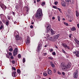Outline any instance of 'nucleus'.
Returning <instances> with one entry per match:
<instances>
[{"mask_svg": "<svg viewBox=\"0 0 79 79\" xmlns=\"http://www.w3.org/2000/svg\"><path fill=\"white\" fill-rule=\"evenodd\" d=\"M74 40H75V42H76L77 44H78V45H79V40H77V39L75 38L74 39Z\"/></svg>", "mask_w": 79, "mask_h": 79, "instance_id": "19", "label": "nucleus"}, {"mask_svg": "<svg viewBox=\"0 0 79 79\" xmlns=\"http://www.w3.org/2000/svg\"><path fill=\"white\" fill-rule=\"evenodd\" d=\"M76 55L77 57H79V52L76 51Z\"/></svg>", "mask_w": 79, "mask_h": 79, "instance_id": "18", "label": "nucleus"}, {"mask_svg": "<svg viewBox=\"0 0 79 79\" xmlns=\"http://www.w3.org/2000/svg\"><path fill=\"white\" fill-rule=\"evenodd\" d=\"M54 72L55 73H56V70L54 69Z\"/></svg>", "mask_w": 79, "mask_h": 79, "instance_id": "58", "label": "nucleus"}, {"mask_svg": "<svg viewBox=\"0 0 79 79\" xmlns=\"http://www.w3.org/2000/svg\"><path fill=\"white\" fill-rule=\"evenodd\" d=\"M17 72L18 73H21V71L19 69H17Z\"/></svg>", "mask_w": 79, "mask_h": 79, "instance_id": "28", "label": "nucleus"}, {"mask_svg": "<svg viewBox=\"0 0 79 79\" xmlns=\"http://www.w3.org/2000/svg\"><path fill=\"white\" fill-rule=\"evenodd\" d=\"M52 54L53 55H56V53H55V52H53L52 53Z\"/></svg>", "mask_w": 79, "mask_h": 79, "instance_id": "53", "label": "nucleus"}, {"mask_svg": "<svg viewBox=\"0 0 79 79\" xmlns=\"http://www.w3.org/2000/svg\"><path fill=\"white\" fill-rule=\"evenodd\" d=\"M58 2H54V4H55V5H57V4H58Z\"/></svg>", "mask_w": 79, "mask_h": 79, "instance_id": "44", "label": "nucleus"}, {"mask_svg": "<svg viewBox=\"0 0 79 79\" xmlns=\"http://www.w3.org/2000/svg\"><path fill=\"white\" fill-rule=\"evenodd\" d=\"M18 58L20 59L21 57V54H19L18 55Z\"/></svg>", "mask_w": 79, "mask_h": 79, "instance_id": "27", "label": "nucleus"}, {"mask_svg": "<svg viewBox=\"0 0 79 79\" xmlns=\"http://www.w3.org/2000/svg\"><path fill=\"white\" fill-rule=\"evenodd\" d=\"M42 9H39L37 11V13L35 15V17L40 21L42 19Z\"/></svg>", "mask_w": 79, "mask_h": 79, "instance_id": "1", "label": "nucleus"}, {"mask_svg": "<svg viewBox=\"0 0 79 79\" xmlns=\"http://www.w3.org/2000/svg\"><path fill=\"white\" fill-rule=\"evenodd\" d=\"M51 33L52 35H53L56 33V31L53 30H51Z\"/></svg>", "mask_w": 79, "mask_h": 79, "instance_id": "16", "label": "nucleus"}, {"mask_svg": "<svg viewBox=\"0 0 79 79\" xmlns=\"http://www.w3.org/2000/svg\"><path fill=\"white\" fill-rule=\"evenodd\" d=\"M64 25H65V26H68V23H66L65 22H64Z\"/></svg>", "mask_w": 79, "mask_h": 79, "instance_id": "35", "label": "nucleus"}, {"mask_svg": "<svg viewBox=\"0 0 79 79\" xmlns=\"http://www.w3.org/2000/svg\"><path fill=\"white\" fill-rule=\"evenodd\" d=\"M9 56H11V55H12V53L11 52H9Z\"/></svg>", "mask_w": 79, "mask_h": 79, "instance_id": "42", "label": "nucleus"}, {"mask_svg": "<svg viewBox=\"0 0 79 79\" xmlns=\"http://www.w3.org/2000/svg\"><path fill=\"white\" fill-rule=\"evenodd\" d=\"M0 26L2 25H3V23H2V21H0Z\"/></svg>", "mask_w": 79, "mask_h": 79, "instance_id": "43", "label": "nucleus"}, {"mask_svg": "<svg viewBox=\"0 0 79 79\" xmlns=\"http://www.w3.org/2000/svg\"><path fill=\"white\" fill-rule=\"evenodd\" d=\"M0 17H1V18L2 19H3V18H4L5 16V15L3 14H1L0 15Z\"/></svg>", "mask_w": 79, "mask_h": 79, "instance_id": "20", "label": "nucleus"}, {"mask_svg": "<svg viewBox=\"0 0 79 79\" xmlns=\"http://www.w3.org/2000/svg\"><path fill=\"white\" fill-rule=\"evenodd\" d=\"M12 63L13 64H15V60H13L12 61Z\"/></svg>", "mask_w": 79, "mask_h": 79, "instance_id": "49", "label": "nucleus"}, {"mask_svg": "<svg viewBox=\"0 0 79 79\" xmlns=\"http://www.w3.org/2000/svg\"><path fill=\"white\" fill-rule=\"evenodd\" d=\"M30 28H31V29H32V28H33V26L32 25H31L30 26Z\"/></svg>", "mask_w": 79, "mask_h": 79, "instance_id": "57", "label": "nucleus"}, {"mask_svg": "<svg viewBox=\"0 0 79 79\" xmlns=\"http://www.w3.org/2000/svg\"><path fill=\"white\" fill-rule=\"evenodd\" d=\"M23 63H24L26 61V60H25V58H23Z\"/></svg>", "mask_w": 79, "mask_h": 79, "instance_id": "36", "label": "nucleus"}, {"mask_svg": "<svg viewBox=\"0 0 79 79\" xmlns=\"http://www.w3.org/2000/svg\"><path fill=\"white\" fill-rule=\"evenodd\" d=\"M78 73L77 72H76L74 73V78H77V77Z\"/></svg>", "mask_w": 79, "mask_h": 79, "instance_id": "10", "label": "nucleus"}, {"mask_svg": "<svg viewBox=\"0 0 79 79\" xmlns=\"http://www.w3.org/2000/svg\"><path fill=\"white\" fill-rule=\"evenodd\" d=\"M7 18L9 20H10V19H11V17H10V16L8 15L7 16Z\"/></svg>", "mask_w": 79, "mask_h": 79, "instance_id": "32", "label": "nucleus"}, {"mask_svg": "<svg viewBox=\"0 0 79 79\" xmlns=\"http://www.w3.org/2000/svg\"><path fill=\"white\" fill-rule=\"evenodd\" d=\"M52 19H55V17H53Z\"/></svg>", "mask_w": 79, "mask_h": 79, "instance_id": "61", "label": "nucleus"}, {"mask_svg": "<svg viewBox=\"0 0 79 79\" xmlns=\"http://www.w3.org/2000/svg\"><path fill=\"white\" fill-rule=\"evenodd\" d=\"M58 20L59 21H60V19H61V18H60V17L58 16L57 17Z\"/></svg>", "mask_w": 79, "mask_h": 79, "instance_id": "34", "label": "nucleus"}, {"mask_svg": "<svg viewBox=\"0 0 79 79\" xmlns=\"http://www.w3.org/2000/svg\"><path fill=\"white\" fill-rule=\"evenodd\" d=\"M20 39H21V37H19V35H18L16 36L15 39L16 40H20Z\"/></svg>", "mask_w": 79, "mask_h": 79, "instance_id": "14", "label": "nucleus"}, {"mask_svg": "<svg viewBox=\"0 0 79 79\" xmlns=\"http://www.w3.org/2000/svg\"><path fill=\"white\" fill-rule=\"evenodd\" d=\"M60 67L62 68L63 70H67L66 66V65L61 63L60 64Z\"/></svg>", "mask_w": 79, "mask_h": 79, "instance_id": "4", "label": "nucleus"}, {"mask_svg": "<svg viewBox=\"0 0 79 79\" xmlns=\"http://www.w3.org/2000/svg\"><path fill=\"white\" fill-rule=\"evenodd\" d=\"M40 0H37V2H40Z\"/></svg>", "mask_w": 79, "mask_h": 79, "instance_id": "64", "label": "nucleus"}, {"mask_svg": "<svg viewBox=\"0 0 79 79\" xmlns=\"http://www.w3.org/2000/svg\"><path fill=\"white\" fill-rule=\"evenodd\" d=\"M71 64L70 63H69L67 64L66 66V68H69L70 67H71Z\"/></svg>", "mask_w": 79, "mask_h": 79, "instance_id": "12", "label": "nucleus"}, {"mask_svg": "<svg viewBox=\"0 0 79 79\" xmlns=\"http://www.w3.org/2000/svg\"><path fill=\"white\" fill-rule=\"evenodd\" d=\"M66 2L68 3L69 2H71V0H65Z\"/></svg>", "mask_w": 79, "mask_h": 79, "instance_id": "31", "label": "nucleus"}, {"mask_svg": "<svg viewBox=\"0 0 79 79\" xmlns=\"http://www.w3.org/2000/svg\"><path fill=\"white\" fill-rule=\"evenodd\" d=\"M0 6L3 10H5L6 8V6L2 3H0Z\"/></svg>", "mask_w": 79, "mask_h": 79, "instance_id": "5", "label": "nucleus"}, {"mask_svg": "<svg viewBox=\"0 0 79 79\" xmlns=\"http://www.w3.org/2000/svg\"><path fill=\"white\" fill-rule=\"evenodd\" d=\"M49 51L50 52H53V49H50Z\"/></svg>", "mask_w": 79, "mask_h": 79, "instance_id": "48", "label": "nucleus"}, {"mask_svg": "<svg viewBox=\"0 0 79 79\" xmlns=\"http://www.w3.org/2000/svg\"><path fill=\"white\" fill-rule=\"evenodd\" d=\"M15 8L16 9H18V8H19V7H18V6H15Z\"/></svg>", "mask_w": 79, "mask_h": 79, "instance_id": "55", "label": "nucleus"}, {"mask_svg": "<svg viewBox=\"0 0 79 79\" xmlns=\"http://www.w3.org/2000/svg\"><path fill=\"white\" fill-rule=\"evenodd\" d=\"M48 58L49 59V60H53V58L51 57H48Z\"/></svg>", "mask_w": 79, "mask_h": 79, "instance_id": "38", "label": "nucleus"}, {"mask_svg": "<svg viewBox=\"0 0 79 79\" xmlns=\"http://www.w3.org/2000/svg\"><path fill=\"white\" fill-rule=\"evenodd\" d=\"M4 26L3 25H1V27H0V29H3Z\"/></svg>", "mask_w": 79, "mask_h": 79, "instance_id": "25", "label": "nucleus"}, {"mask_svg": "<svg viewBox=\"0 0 79 79\" xmlns=\"http://www.w3.org/2000/svg\"><path fill=\"white\" fill-rule=\"evenodd\" d=\"M71 36H72V34H70L69 35V37L70 38H71Z\"/></svg>", "mask_w": 79, "mask_h": 79, "instance_id": "52", "label": "nucleus"}, {"mask_svg": "<svg viewBox=\"0 0 79 79\" xmlns=\"http://www.w3.org/2000/svg\"><path fill=\"white\" fill-rule=\"evenodd\" d=\"M12 68L13 69V70H14V71H15V70H16V68H15L12 67Z\"/></svg>", "mask_w": 79, "mask_h": 79, "instance_id": "54", "label": "nucleus"}, {"mask_svg": "<svg viewBox=\"0 0 79 79\" xmlns=\"http://www.w3.org/2000/svg\"><path fill=\"white\" fill-rule=\"evenodd\" d=\"M45 27H46L47 29V30L46 32H48V31H50L51 29V26H50V25L48 24L47 23H46Z\"/></svg>", "mask_w": 79, "mask_h": 79, "instance_id": "3", "label": "nucleus"}, {"mask_svg": "<svg viewBox=\"0 0 79 79\" xmlns=\"http://www.w3.org/2000/svg\"><path fill=\"white\" fill-rule=\"evenodd\" d=\"M17 74V73L15 71L13 72L12 73V75L13 77H16Z\"/></svg>", "mask_w": 79, "mask_h": 79, "instance_id": "9", "label": "nucleus"}, {"mask_svg": "<svg viewBox=\"0 0 79 79\" xmlns=\"http://www.w3.org/2000/svg\"><path fill=\"white\" fill-rule=\"evenodd\" d=\"M77 27H78V28H79V24H77Z\"/></svg>", "mask_w": 79, "mask_h": 79, "instance_id": "60", "label": "nucleus"}, {"mask_svg": "<svg viewBox=\"0 0 79 79\" xmlns=\"http://www.w3.org/2000/svg\"><path fill=\"white\" fill-rule=\"evenodd\" d=\"M9 51L10 52H12L13 51V48H10L9 49Z\"/></svg>", "mask_w": 79, "mask_h": 79, "instance_id": "46", "label": "nucleus"}, {"mask_svg": "<svg viewBox=\"0 0 79 79\" xmlns=\"http://www.w3.org/2000/svg\"><path fill=\"white\" fill-rule=\"evenodd\" d=\"M43 75L45 76H47V74L45 73H44Z\"/></svg>", "mask_w": 79, "mask_h": 79, "instance_id": "37", "label": "nucleus"}, {"mask_svg": "<svg viewBox=\"0 0 79 79\" xmlns=\"http://www.w3.org/2000/svg\"><path fill=\"white\" fill-rule=\"evenodd\" d=\"M30 34L31 35H32V36H33V35H34V31H31L30 32Z\"/></svg>", "mask_w": 79, "mask_h": 79, "instance_id": "22", "label": "nucleus"}, {"mask_svg": "<svg viewBox=\"0 0 79 79\" xmlns=\"http://www.w3.org/2000/svg\"><path fill=\"white\" fill-rule=\"evenodd\" d=\"M43 56H45L47 55V53H44L43 54Z\"/></svg>", "mask_w": 79, "mask_h": 79, "instance_id": "39", "label": "nucleus"}, {"mask_svg": "<svg viewBox=\"0 0 79 79\" xmlns=\"http://www.w3.org/2000/svg\"><path fill=\"white\" fill-rule=\"evenodd\" d=\"M53 8H55V9H58V7L56 6H53Z\"/></svg>", "mask_w": 79, "mask_h": 79, "instance_id": "40", "label": "nucleus"}, {"mask_svg": "<svg viewBox=\"0 0 79 79\" xmlns=\"http://www.w3.org/2000/svg\"><path fill=\"white\" fill-rule=\"evenodd\" d=\"M70 30H71V31H76V28H75V27H73L70 29Z\"/></svg>", "mask_w": 79, "mask_h": 79, "instance_id": "21", "label": "nucleus"}, {"mask_svg": "<svg viewBox=\"0 0 79 79\" xmlns=\"http://www.w3.org/2000/svg\"><path fill=\"white\" fill-rule=\"evenodd\" d=\"M58 10L60 12H61V9L59 8H57Z\"/></svg>", "mask_w": 79, "mask_h": 79, "instance_id": "47", "label": "nucleus"}, {"mask_svg": "<svg viewBox=\"0 0 79 79\" xmlns=\"http://www.w3.org/2000/svg\"><path fill=\"white\" fill-rule=\"evenodd\" d=\"M50 64H51V66H52V67H53V68H54L55 65H54V64H53V62H50Z\"/></svg>", "mask_w": 79, "mask_h": 79, "instance_id": "23", "label": "nucleus"}, {"mask_svg": "<svg viewBox=\"0 0 79 79\" xmlns=\"http://www.w3.org/2000/svg\"><path fill=\"white\" fill-rule=\"evenodd\" d=\"M76 16H77V17H78L79 16V13H78V12L76 10Z\"/></svg>", "mask_w": 79, "mask_h": 79, "instance_id": "24", "label": "nucleus"}, {"mask_svg": "<svg viewBox=\"0 0 79 79\" xmlns=\"http://www.w3.org/2000/svg\"><path fill=\"white\" fill-rule=\"evenodd\" d=\"M2 64V61L0 60V65Z\"/></svg>", "mask_w": 79, "mask_h": 79, "instance_id": "59", "label": "nucleus"}, {"mask_svg": "<svg viewBox=\"0 0 79 79\" xmlns=\"http://www.w3.org/2000/svg\"><path fill=\"white\" fill-rule=\"evenodd\" d=\"M10 58H11L12 60H13V59H14V57H13V56H11L10 57Z\"/></svg>", "mask_w": 79, "mask_h": 79, "instance_id": "45", "label": "nucleus"}, {"mask_svg": "<svg viewBox=\"0 0 79 79\" xmlns=\"http://www.w3.org/2000/svg\"><path fill=\"white\" fill-rule=\"evenodd\" d=\"M13 15H15V12H13Z\"/></svg>", "mask_w": 79, "mask_h": 79, "instance_id": "63", "label": "nucleus"}, {"mask_svg": "<svg viewBox=\"0 0 79 79\" xmlns=\"http://www.w3.org/2000/svg\"><path fill=\"white\" fill-rule=\"evenodd\" d=\"M42 6H44L45 5V2H43L42 3Z\"/></svg>", "mask_w": 79, "mask_h": 79, "instance_id": "29", "label": "nucleus"}, {"mask_svg": "<svg viewBox=\"0 0 79 79\" xmlns=\"http://www.w3.org/2000/svg\"><path fill=\"white\" fill-rule=\"evenodd\" d=\"M43 58L41 57H39V60H42V59Z\"/></svg>", "mask_w": 79, "mask_h": 79, "instance_id": "56", "label": "nucleus"}, {"mask_svg": "<svg viewBox=\"0 0 79 79\" xmlns=\"http://www.w3.org/2000/svg\"><path fill=\"white\" fill-rule=\"evenodd\" d=\"M61 4L62 6H65V5H66V3H65V2L64 1H62V2H61Z\"/></svg>", "mask_w": 79, "mask_h": 79, "instance_id": "17", "label": "nucleus"}, {"mask_svg": "<svg viewBox=\"0 0 79 79\" xmlns=\"http://www.w3.org/2000/svg\"><path fill=\"white\" fill-rule=\"evenodd\" d=\"M62 74H63V75H64V74H65V73L64 72H62Z\"/></svg>", "mask_w": 79, "mask_h": 79, "instance_id": "62", "label": "nucleus"}, {"mask_svg": "<svg viewBox=\"0 0 79 79\" xmlns=\"http://www.w3.org/2000/svg\"><path fill=\"white\" fill-rule=\"evenodd\" d=\"M9 21L8 20L6 22V26H8V24H9Z\"/></svg>", "mask_w": 79, "mask_h": 79, "instance_id": "26", "label": "nucleus"}, {"mask_svg": "<svg viewBox=\"0 0 79 79\" xmlns=\"http://www.w3.org/2000/svg\"><path fill=\"white\" fill-rule=\"evenodd\" d=\"M63 46L64 47V48H66V47L67 48V46H66V44H63Z\"/></svg>", "mask_w": 79, "mask_h": 79, "instance_id": "33", "label": "nucleus"}, {"mask_svg": "<svg viewBox=\"0 0 79 79\" xmlns=\"http://www.w3.org/2000/svg\"><path fill=\"white\" fill-rule=\"evenodd\" d=\"M17 53H18V48H16L14 50V52H13V56H15Z\"/></svg>", "mask_w": 79, "mask_h": 79, "instance_id": "6", "label": "nucleus"}, {"mask_svg": "<svg viewBox=\"0 0 79 79\" xmlns=\"http://www.w3.org/2000/svg\"><path fill=\"white\" fill-rule=\"evenodd\" d=\"M29 9H27V10H26V11L27 12H26V14H27L28 13V12H29Z\"/></svg>", "mask_w": 79, "mask_h": 79, "instance_id": "30", "label": "nucleus"}, {"mask_svg": "<svg viewBox=\"0 0 79 79\" xmlns=\"http://www.w3.org/2000/svg\"><path fill=\"white\" fill-rule=\"evenodd\" d=\"M62 51L64 53H66V52H65V51H64V50L63 49H62Z\"/></svg>", "mask_w": 79, "mask_h": 79, "instance_id": "50", "label": "nucleus"}, {"mask_svg": "<svg viewBox=\"0 0 79 79\" xmlns=\"http://www.w3.org/2000/svg\"><path fill=\"white\" fill-rule=\"evenodd\" d=\"M47 40H51V41H52V42H54V41H55V40L53 39V38L52 37H50V35H49L48 34H47V37H46Z\"/></svg>", "mask_w": 79, "mask_h": 79, "instance_id": "2", "label": "nucleus"}, {"mask_svg": "<svg viewBox=\"0 0 79 79\" xmlns=\"http://www.w3.org/2000/svg\"><path fill=\"white\" fill-rule=\"evenodd\" d=\"M57 73L59 74H61V72H60V71H58L57 72Z\"/></svg>", "mask_w": 79, "mask_h": 79, "instance_id": "51", "label": "nucleus"}, {"mask_svg": "<svg viewBox=\"0 0 79 79\" xmlns=\"http://www.w3.org/2000/svg\"><path fill=\"white\" fill-rule=\"evenodd\" d=\"M60 34H58L54 36V39H58V37H60Z\"/></svg>", "mask_w": 79, "mask_h": 79, "instance_id": "13", "label": "nucleus"}, {"mask_svg": "<svg viewBox=\"0 0 79 79\" xmlns=\"http://www.w3.org/2000/svg\"><path fill=\"white\" fill-rule=\"evenodd\" d=\"M46 73H48V74H52V71L49 69H48V70L46 72Z\"/></svg>", "mask_w": 79, "mask_h": 79, "instance_id": "11", "label": "nucleus"}, {"mask_svg": "<svg viewBox=\"0 0 79 79\" xmlns=\"http://www.w3.org/2000/svg\"><path fill=\"white\" fill-rule=\"evenodd\" d=\"M14 35L15 36H16V35H19V32H18V31H15L14 32Z\"/></svg>", "mask_w": 79, "mask_h": 79, "instance_id": "15", "label": "nucleus"}, {"mask_svg": "<svg viewBox=\"0 0 79 79\" xmlns=\"http://www.w3.org/2000/svg\"><path fill=\"white\" fill-rule=\"evenodd\" d=\"M6 58H10V56H9V55L6 54Z\"/></svg>", "mask_w": 79, "mask_h": 79, "instance_id": "41", "label": "nucleus"}, {"mask_svg": "<svg viewBox=\"0 0 79 79\" xmlns=\"http://www.w3.org/2000/svg\"><path fill=\"white\" fill-rule=\"evenodd\" d=\"M27 41H26V44L30 43V38H29V37L27 36Z\"/></svg>", "mask_w": 79, "mask_h": 79, "instance_id": "8", "label": "nucleus"}, {"mask_svg": "<svg viewBox=\"0 0 79 79\" xmlns=\"http://www.w3.org/2000/svg\"><path fill=\"white\" fill-rule=\"evenodd\" d=\"M42 44H39L38 45V47H37V52H39L41 50V48H42Z\"/></svg>", "mask_w": 79, "mask_h": 79, "instance_id": "7", "label": "nucleus"}]
</instances>
